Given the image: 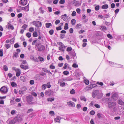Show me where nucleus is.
Masks as SVG:
<instances>
[{"instance_id":"nucleus-28","label":"nucleus","mask_w":124,"mask_h":124,"mask_svg":"<svg viewBox=\"0 0 124 124\" xmlns=\"http://www.w3.org/2000/svg\"><path fill=\"white\" fill-rule=\"evenodd\" d=\"M82 26V25L80 23L77 24L76 26V28L77 29H79Z\"/></svg>"},{"instance_id":"nucleus-55","label":"nucleus","mask_w":124,"mask_h":124,"mask_svg":"<svg viewBox=\"0 0 124 124\" xmlns=\"http://www.w3.org/2000/svg\"><path fill=\"white\" fill-rule=\"evenodd\" d=\"M62 27H61V26H59V27H56V29L57 31L61 30H62Z\"/></svg>"},{"instance_id":"nucleus-11","label":"nucleus","mask_w":124,"mask_h":124,"mask_svg":"<svg viewBox=\"0 0 124 124\" xmlns=\"http://www.w3.org/2000/svg\"><path fill=\"white\" fill-rule=\"evenodd\" d=\"M99 92V91L98 90L93 91L92 93V97L93 98H94L98 93Z\"/></svg>"},{"instance_id":"nucleus-2","label":"nucleus","mask_w":124,"mask_h":124,"mask_svg":"<svg viewBox=\"0 0 124 124\" xmlns=\"http://www.w3.org/2000/svg\"><path fill=\"white\" fill-rule=\"evenodd\" d=\"M108 105L109 108L112 109L113 111L116 110V104L115 102H110L108 103Z\"/></svg>"},{"instance_id":"nucleus-3","label":"nucleus","mask_w":124,"mask_h":124,"mask_svg":"<svg viewBox=\"0 0 124 124\" xmlns=\"http://www.w3.org/2000/svg\"><path fill=\"white\" fill-rule=\"evenodd\" d=\"M33 25H35L36 27L39 28V27H41L42 25V23L41 22L38 21H34L33 22Z\"/></svg>"},{"instance_id":"nucleus-15","label":"nucleus","mask_w":124,"mask_h":124,"mask_svg":"<svg viewBox=\"0 0 124 124\" xmlns=\"http://www.w3.org/2000/svg\"><path fill=\"white\" fill-rule=\"evenodd\" d=\"M21 3L23 5H26L27 3V1L26 0H21Z\"/></svg>"},{"instance_id":"nucleus-1","label":"nucleus","mask_w":124,"mask_h":124,"mask_svg":"<svg viewBox=\"0 0 124 124\" xmlns=\"http://www.w3.org/2000/svg\"><path fill=\"white\" fill-rule=\"evenodd\" d=\"M21 116H17L11 120L9 122V124H16L17 123L20 122L22 121Z\"/></svg>"},{"instance_id":"nucleus-24","label":"nucleus","mask_w":124,"mask_h":124,"mask_svg":"<svg viewBox=\"0 0 124 124\" xmlns=\"http://www.w3.org/2000/svg\"><path fill=\"white\" fill-rule=\"evenodd\" d=\"M8 27V29H11L12 30H13L14 29L13 26L11 24H9Z\"/></svg>"},{"instance_id":"nucleus-23","label":"nucleus","mask_w":124,"mask_h":124,"mask_svg":"<svg viewBox=\"0 0 124 124\" xmlns=\"http://www.w3.org/2000/svg\"><path fill=\"white\" fill-rule=\"evenodd\" d=\"M70 54L73 57V58L74 59V57L76 56V54L75 53L74 51H71L70 52Z\"/></svg>"},{"instance_id":"nucleus-54","label":"nucleus","mask_w":124,"mask_h":124,"mask_svg":"<svg viewBox=\"0 0 124 124\" xmlns=\"http://www.w3.org/2000/svg\"><path fill=\"white\" fill-rule=\"evenodd\" d=\"M65 3V0H60L59 3L61 4H63Z\"/></svg>"},{"instance_id":"nucleus-46","label":"nucleus","mask_w":124,"mask_h":124,"mask_svg":"<svg viewBox=\"0 0 124 124\" xmlns=\"http://www.w3.org/2000/svg\"><path fill=\"white\" fill-rule=\"evenodd\" d=\"M49 32L51 35H52L54 33V31L53 29L49 31Z\"/></svg>"},{"instance_id":"nucleus-33","label":"nucleus","mask_w":124,"mask_h":124,"mask_svg":"<svg viewBox=\"0 0 124 124\" xmlns=\"http://www.w3.org/2000/svg\"><path fill=\"white\" fill-rule=\"evenodd\" d=\"M68 29V23H66L65 24L64 29L65 30H66Z\"/></svg>"},{"instance_id":"nucleus-50","label":"nucleus","mask_w":124,"mask_h":124,"mask_svg":"<svg viewBox=\"0 0 124 124\" xmlns=\"http://www.w3.org/2000/svg\"><path fill=\"white\" fill-rule=\"evenodd\" d=\"M49 114L51 116H54V112L52 111H51L49 112Z\"/></svg>"},{"instance_id":"nucleus-44","label":"nucleus","mask_w":124,"mask_h":124,"mask_svg":"<svg viewBox=\"0 0 124 124\" xmlns=\"http://www.w3.org/2000/svg\"><path fill=\"white\" fill-rule=\"evenodd\" d=\"M80 99L81 100H83L85 101H86V98L83 96H81L80 98Z\"/></svg>"},{"instance_id":"nucleus-48","label":"nucleus","mask_w":124,"mask_h":124,"mask_svg":"<svg viewBox=\"0 0 124 124\" xmlns=\"http://www.w3.org/2000/svg\"><path fill=\"white\" fill-rule=\"evenodd\" d=\"M69 73V72L67 71H64L63 72V74L65 75H68Z\"/></svg>"},{"instance_id":"nucleus-30","label":"nucleus","mask_w":124,"mask_h":124,"mask_svg":"<svg viewBox=\"0 0 124 124\" xmlns=\"http://www.w3.org/2000/svg\"><path fill=\"white\" fill-rule=\"evenodd\" d=\"M38 58L39 59L40 61V62L43 61L44 60V58L40 56H39Z\"/></svg>"},{"instance_id":"nucleus-5","label":"nucleus","mask_w":124,"mask_h":124,"mask_svg":"<svg viewBox=\"0 0 124 124\" xmlns=\"http://www.w3.org/2000/svg\"><path fill=\"white\" fill-rule=\"evenodd\" d=\"M0 90L1 93L5 94L7 92L8 89L7 87L3 86L1 88Z\"/></svg>"},{"instance_id":"nucleus-53","label":"nucleus","mask_w":124,"mask_h":124,"mask_svg":"<svg viewBox=\"0 0 124 124\" xmlns=\"http://www.w3.org/2000/svg\"><path fill=\"white\" fill-rule=\"evenodd\" d=\"M72 49L71 47H68L67 48L66 50L68 52H69L72 50Z\"/></svg>"},{"instance_id":"nucleus-8","label":"nucleus","mask_w":124,"mask_h":124,"mask_svg":"<svg viewBox=\"0 0 124 124\" xmlns=\"http://www.w3.org/2000/svg\"><path fill=\"white\" fill-rule=\"evenodd\" d=\"M112 98L114 101H116L118 99V95L116 93H112Z\"/></svg>"},{"instance_id":"nucleus-31","label":"nucleus","mask_w":124,"mask_h":124,"mask_svg":"<svg viewBox=\"0 0 124 124\" xmlns=\"http://www.w3.org/2000/svg\"><path fill=\"white\" fill-rule=\"evenodd\" d=\"M49 68L51 69H55V67L53 65V64L52 63L50 66Z\"/></svg>"},{"instance_id":"nucleus-40","label":"nucleus","mask_w":124,"mask_h":124,"mask_svg":"<svg viewBox=\"0 0 124 124\" xmlns=\"http://www.w3.org/2000/svg\"><path fill=\"white\" fill-rule=\"evenodd\" d=\"M101 29L104 31H106L107 30L106 27L104 26H102L101 27Z\"/></svg>"},{"instance_id":"nucleus-10","label":"nucleus","mask_w":124,"mask_h":124,"mask_svg":"<svg viewBox=\"0 0 124 124\" xmlns=\"http://www.w3.org/2000/svg\"><path fill=\"white\" fill-rule=\"evenodd\" d=\"M35 78L37 80H41L43 78L39 74H37L35 76Z\"/></svg>"},{"instance_id":"nucleus-37","label":"nucleus","mask_w":124,"mask_h":124,"mask_svg":"<svg viewBox=\"0 0 124 124\" xmlns=\"http://www.w3.org/2000/svg\"><path fill=\"white\" fill-rule=\"evenodd\" d=\"M102 96V94H99L97 95V98L98 99H100L101 98Z\"/></svg>"},{"instance_id":"nucleus-34","label":"nucleus","mask_w":124,"mask_h":124,"mask_svg":"<svg viewBox=\"0 0 124 124\" xmlns=\"http://www.w3.org/2000/svg\"><path fill=\"white\" fill-rule=\"evenodd\" d=\"M65 83L63 82H61L60 84V86L62 87H63L65 86Z\"/></svg>"},{"instance_id":"nucleus-14","label":"nucleus","mask_w":124,"mask_h":124,"mask_svg":"<svg viewBox=\"0 0 124 124\" xmlns=\"http://www.w3.org/2000/svg\"><path fill=\"white\" fill-rule=\"evenodd\" d=\"M62 118L59 116H58L55 119V122L60 123V120Z\"/></svg>"},{"instance_id":"nucleus-4","label":"nucleus","mask_w":124,"mask_h":124,"mask_svg":"<svg viewBox=\"0 0 124 124\" xmlns=\"http://www.w3.org/2000/svg\"><path fill=\"white\" fill-rule=\"evenodd\" d=\"M25 100L29 104L33 100V97L31 95H29L26 96Z\"/></svg>"},{"instance_id":"nucleus-19","label":"nucleus","mask_w":124,"mask_h":124,"mask_svg":"<svg viewBox=\"0 0 124 124\" xmlns=\"http://www.w3.org/2000/svg\"><path fill=\"white\" fill-rule=\"evenodd\" d=\"M36 30H37L38 31V32L39 33V36L38 37V39H41V38L42 37V36H41V35L40 34V29L39 28H37V29H35Z\"/></svg>"},{"instance_id":"nucleus-45","label":"nucleus","mask_w":124,"mask_h":124,"mask_svg":"<svg viewBox=\"0 0 124 124\" xmlns=\"http://www.w3.org/2000/svg\"><path fill=\"white\" fill-rule=\"evenodd\" d=\"M42 70L45 72L47 73L48 72V70H47V69L45 68H42Z\"/></svg>"},{"instance_id":"nucleus-20","label":"nucleus","mask_w":124,"mask_h":124,"mask_svg":"<svg viewBox=\"0 0 124 124\" xmlns=\"http://www.w3.org/2000/svg\"><path fill=\"white\" fill-rule=\"evenodd\" d=\"M45 25L46 28H48L51 26L52 25L50 23H46Z\"/></svg>"},{"instance_id":"nucleus-60","label":"nucleus","mask_w":124,"mask_h":124,"mask_svg":"<svg viewBox=\"0 0 124 124\" xmlns=\"http://www.w3.org/2000/svg\"><path fill=\"white\" fill-rule=\"evenodd\" d=\"M99 5H97L95 7V10L96 11H98L99 10Z\"/></svg>"},{"instance_id":"nucleus-32","label":"nucleus","mask_w":124,"mask_h":124,"mask_svg":"<svg viewBox=\"0 0 124 124\" xmlns=\"http://www.w3.org/2000/svg\"><path fill=\"white\" fill-rule=\"evenodd\" d=\"M33 36L34 37H36L37 36L38 34L36 31L33 32Z\"/></svg>"},{"instance_id":"nucleus-51","label":"nucleus","mask_w":124,"mask_h":124,"mask_svg":"<svg viewBox=\"0 0 124 124\" xmlns=\"http://www.w3.org/2000/svg\"><path fill=\"white\" fill-rule=\"evenodd\" d=\"M59 49L62 52H64V49H63V47L60 46L59 47Z\"/></svg>"},{"instance_id":"nucleus-47","label":"nucleus","mask_w":124,"mask_h":124,"mask_svg":"<svg viewBox=\"0 0 124 124\" xmlns=\"http://www.w3.org/2000/svg\"><path fill=\"white\" fill-rule=\"evenodd\" d=\"M84 82L87 85H88L89 84V81L88 80H85Z\"/></svg>"},{"instance_id":"nucleus-21","label":"nucleus","mask_w":124,"mask_h":124,"mask_svg":"<svg viewBox=\"0 0 124 124\" xmlns=\"http://www.w3.org/2000/svg\"><path fill=\"white\" fill-rule=\"evenodd\" d=\"M72 78L71 77H68L66 78H65V79L63 80V81H70L72 80Z\"/></svg>"},{"instance_id":"nucleus-25","label":"nucleus","mask_w":124,"mask_h":124,"mask_svg":"<svg viewBox=\"0 0 124 124\" xmlns=\"http://www.w3.org/2000/svg\"><path fill=\"white\" fill-rule=\"evenodd\" d=\"M54 97L53 98H49L47 99V100L48 101H50L52 102L54 101Z\"/></svg>"},{"instance_id":"nucleus-38","label":"nucleus","mask_w":124,"mask_h":124,"mask_svg":"<svg viewBox=\"0 0 124 124\" xmlns=\"http://www.w3.org/2000/svg\"><path fill=\"white\" fill-rule=\"evenodd\" d=\"M70 106L71 107H75V103L73 102L70 101Z\"/></svg>"},{"instance_id":"nucleus-49","label":"nucleus","mask_w":124,"mask_h":124,"mask_svg":"<svg viewBox=\"0 0 124 124\" xmlns=\"http://www.w3.org/2000/svg\"><path fill=\"white\" fill-rule=\"evenodd\" d=\"M14 46L15 48H17L19 47L20 46L18 43H16L14 44Z\"/></svg>"},{"instance_id":"nucleus-52","label":"nucleus","mask_w":124,"mask_h":124,"mask_svg":"<svg viewBox=\"0 0 124 124\" xmlns=\"http://www.w3.org/2000/svg\"><path fill=\"white\" fill-rule=\"evenodd\" d=\"M72 66L74 68H78V65L76 63L73 64Z\"/></svg>"},{"instance_id":"nucleus-35","label":"nucleus","mask_w":124,"mask_h":124,"mask_svg":"<svg viewBox=\"0 0 124 124\" xmlns=\"http://www.w3.org/2000/svg\"><path fill=\"white\" fill-rule=\"evenodd\" d=\"M40 44V43H37L36 44L35 48L36 50H37V48H38Z\"/></svg>"},{"instance_id":"nucleus-9","label":"nucleus","mask_w":124,"mask_h":124,"mask_svg":"<svg viewBox=\"0 0 124 124\" xmlns=\"http://www.w3.org/2000/svg\"><path fill=\"white\" fill-rule=\"evenodd\" d=\"M38 50L39 52H43L44 51L45 47V46L43 45L39 46L38 48Z\"/></svg>"},{"instance_id":"nucleus-42","label":"nucleus","mask_w":124,"mask_h":124,"mask_svg":"<svg viewBox=\"0 0 124 124\" xmlns=\"http://www.w3.org/2000/svg\"><path fill=\"white\" fill-rule=\"evenodd\" d=\"M3 69L5 71H7L8 70V68L6 65H4L3 67Z\"/></svg>"},{"instance_id":"nucleus-59","label":"nucleus","mask_w":124,"mask_h":124,"mask_svg":"<svg viewBox=\"0 0 124 124\" xmlns=\"http://www.w3.org/2000/svg\"><path fill=\"white\" fill-rule=\"evenodd\" d=\"M5 45L7 49H8L11 46L9 44H5Z\"/></svg>"},{"instance_id":"nucleus-12","label":"nucleus","mask_w":124,"mask_h":124,"mask_svg":"<svg viewBox=\"0 0 124 124\" xmlns=\"http://www.w3.org/2000/svg\"><path fill=\"white\" fill-rule=\"evenodd\" d=\"M30 58L32 60H33L34 61L36 62H39V61L37 58L36 57H34L32 56H30Z\"/></svg>"},{"instance_id":"nucleus-29","label":"nucleus","mask_w":124,"mask_h":124,"mask_svg":"<svg viewBox=\"0 0 124 124\" xmlns=\"http://www.w3.org/2000/svg\"><path fill=\"white\" fill-rule=\"evenodd\" d=\"M31 34L30 33L28 32L26 34V36L28 38H30L31 36Z\"/></svg>"},{"instance_id":"nucleus-27","label":"nucleus","mask_w":124,"mask_h":124,"mask_svg":"<svg viewBox=\"0 0 124 124\" xmlns=\"http://www.w3.org/2000/svg\"><path fill=\"white\" fill-rule=\"evenodd\" d=\"M17 70L19 71L16 72V75L17 77H18L20 76L21 72L20 70L19 69H18Z\"/></svg>"},{"instance_id":"nucleus-43","label":"nucleus","mask_w":124,"mask_h":124,"mask_svg":"<svg viewBox=\"0 0 124 124\" xmlns=\"http://www.w3.org/2000/svg\"><path fill=\"white\" fill-rule=\"evenodd\" d=\"M46 85L45 84L43 85L42 86V89L43 90H45L46 88Z\"/></svg>"},{"instance_id":"nucleus-63","label":"nucleus","mask_w":124,"mask_h":124,"mask_svg":"<svg viewBox=\"0 0 124 124\" xmlns=\"http://www.w3.org/2000/svg\"><path fill=\"white\" fill-rule=\"evenodd\" d=\"M95 112L94 110H91L90 112V114L91 115H94L95 114Z\"/></svg>"},{"instance_id":"nucleus-18","label":"nucleus","mask_w":124,"mask_h":124,"mask_svg":"<svg viewBox=\"0 0 124 124\" xmlns=\"http://www.w3.org/2000/svg\"><path fill=\"white\" fill-rule=\"evenodd\" d=\"M117 102L119 104L122 105H124V102H123L121 100H118L117 101Z\"/></svg>"},{"instance_id":"nucleus-57","label":"nucleus","mask_w":124,"mask_h":124,"mask_svg":"<svg viewBox=\"0 0 124 124\" xmlns=\"http://www.w3.org/2000/svg\"><path fill=\"white\" fill-rule=\"evenodd\" d=\"M94 106L97 108H100V105L97 104H95Z\"/></svg>"},{"instance_id":"nucleus-6","label":"nucleus","mask_w":124,"mask_h":124,"mask_svg":"<svg viewBox=\"0 0 124 124\" xmlns=\"http://www.w3.org/2000/svg\"><path fill=\"white\" fill-rule=\"evenodd\" d=\"M96 85L95 84L90 85L87 86L84 89V90L85 91H87L89 90H90L95 87Z\"/></svg>"},{"instance_id":"nucleus-56","label":"nucleus","mask_w":124,"mask_h":124,"mask_svg":"<svg viewBox=\"0 0 124 124\" xmlns=\"http://www.w3.org/2000/svg\"><path fill=\"white\" fill-rule=\"evenodd\" d=\"M3 50L0 49V56H3Z\"/></svg>"},{"instance_id":"nucleus-64","label":"nucleus","mask_w":124,"mask_h":124,"mask_svg":"<svg viewBox=\"0 0 124 124\" xmlns=\"http://www.w3.org/2000/svg\"><path fill=\"white\" fill-rule=\"evenodd\" d=\"M60 22V21L59 20H57L55 22V23L56 25H57Z\"/></svg>"},{"instance_id":"nucleus-39","label":"nucleus","mask_w":124,"mask_h":124,"mask_svg":"<svg viewBox=\"0 0 124 124\" xmlns=\"http://www.w3.org/2000/svg\"><path fill=\"white\" fill-rule=\"evenodd\" d=\"M17 85V84L14 82H12L11 83V85L12 87L16 86Z\"/></svg>"},{"instance_id":"nucleus-36","label":"nucleus","mask_w":124,"mask_h":124,"mask_svg":"<svg viewBox=\"0 0 124 124\" xmlns=\"http://www.w3.org/2000/svg\"><path fill=\"white\" fill-rule=\"evenodd\" d=\"M71 22L72 25H75L76 22V20L74 19H72L71 20Z\"/></svg>"},{"instance_id":"nucleus-22","label":"nucleus","mask_w":124,"mask_h":124,"mask_svg":"<svg viewBox=\"0 0 124 124\" xmlns=\"http://www.w3.org/2000/svg\"><path fill=\"white\" fill-rule=\"evenodd\" d=\"M108 8V5L107 4H104L102 6L101 8L102 9H107Z\"/></svg>"},{"instance_id":"nucleus-17","label":"nucleus","mask_w":124,"mask_h":124,"mask_svg":"<svg viewBox=\"0 0 124 124\" xmlns=\"http://www.w3.org/2000/svg\"><path fill=\"white\" fill-rule=\"evenodd\" d=\"M20 67L21 68L24 70H26L28 68V66L27 65H20Z\"/></svg>"},{"instance_id":"nucleus-26","label":"nucleus","mask_w":124,"mask_h":124,"mask_svg":"<svg viewBox=\"0 0 124 124\" xmlns=\"http://www.w3.org/2000/svg\"><path fill=\"white\" fill-rule=\"evenodd\" d=\"M18 52H16L15 54H13V55L12 57L13 58L14 57L17 58L18 56Z\"/></svg>"},{"instance_id":"nucleus-62","label":"nucleus","mask_w":124,"mask_h":124,"mask_svg":"<svg viewBox=\"0 0 124 124\" xmlns=\"http://www.w3.org/2000/svg\"><path fill=\"white\" fill-rule=\"evenodd\" d=\"M65 36L64 34H60V38L61 39H63L64 38Z\"/></svg>"},{"instance_id":"nucleus-58","label":"nucleus","mask_w":124,"mask_h":124,"mask_svg":"<svg viewBox=\"0 0 124 124\" xmlns=\"http://www.w3.org/2000/svg\"><path fill=\"white\" fill-rule=\"evenodd\" d=\"M34 30V28L33 27H31L29 29L30 31L32 32Z\"/></svg>"},{"instance_id":"nucleus-61","label":"nucleus","mask_w":124,"mask_h":124,"mask_svg":"<svg viewBox=\"0 0 124 124\" xmlns=\"http://www.w3.org/2000/svg\"><path fill=\"white\" fill-rule=\"evenodd\" d=\"M71 15L73 16H75L76 15V12L75 11H73L71 14Z\"/></svg>"},{"instance_id":"nucleus-41","label":"nucleus","mask_w":124,"mask_h":124,"mask_svg":"<svg viewBox=\"0 0 124 124\" xmlns=\"http://www.w3.org/2000/svg\"><path fill=\"white\" fill-rule=\"evenodd\" d=\"M70 93L71 94H74L75 93V90L73 89H72L70 92Z\"/></svg>"},{"instance_id":"nucleus-13","label":"nucleus","mask_w":124,"mask_h":124,"mask_svg":"<svg viewBox=\"0 0 124 124\" xmlns=\"http://www.w3.org/2000/svg\"><path fill=\"white\" fill-rule=\"evenodd\" d=\"M20 79L21 81L23 82H25L26 80V77L24 76H22L20 77Z\"/></svg>"},{"instance_id":"nucleus-7","label":"nucleus","mask_w":124,"mask_h":124,"mask_svg":"<svg viewBox=\"0 0 124 124\" xmlns=\"http://www.w3.org/2000/svg\"><path fill=\"white\" fill-rule=\"evenodd\" d=\"M54 92L53 91L50 90H48L46 91L45 93V94L47 95L50 96L53 95L54 93Z\"/></svg>"},{"instance_id":"nucleus-16","label":"nucleus","mask_w":124,"mask_h":124,"mask_svg":"<svg viewBox=\"0 0 124 124\" xmlns=\"http://www.w3.org/2000/svg\"><path fill=\"white\" fill-rule=\"evenodd\" d=\"M97 116L99 119L103 118L104 117V116L103 114H101L100 113H98L97 114Z\"/></svg>"}]
</instances>
